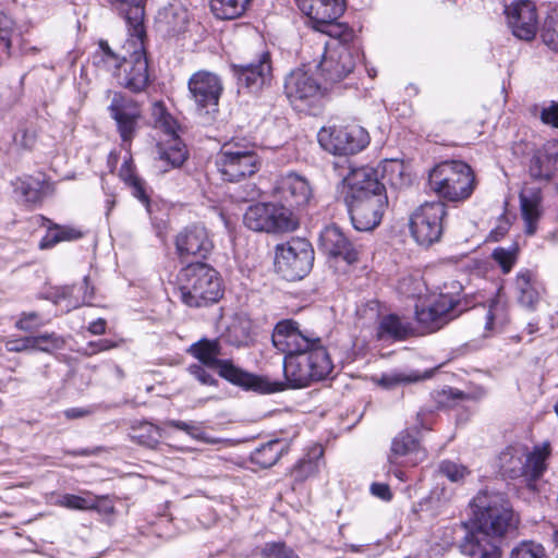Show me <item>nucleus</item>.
I'll return each instance as SVG.
<instances>
[{"mask_svg":"<svg viewBox=\"0 0 558 558\" xmlns=\"http://www.w3.org/2000/svg\"><path fill=\"white\" fill-rule=\"evenodd\" d=\"M218 374L233 385L260 392L278 390L277 384H270L264 378L250 374L236 367L230 360H222L216 366Z\"/></svg>","mask_w":558,"mask_h":558,"instance_id":"b1692460","label":"nucleus"},{"mask_svg":"<svg viewBox=\"0 0 558 558\" xmlns=\"http://www.w3.org/2000/svg\"><path fill=\"white\" fill-rule=\"evenodd\" d=\"M272 197L291 211L305 207L313 197L308 180L295 172L278 178L274 184Z\"/></svg>","mask_w":558,"mask_h":558,"instance_id":"f3484780","label":"nucleus"},{"mask_svg":"<svg viewBox=\"0 0 558 558\" xmlns=\"http://www.w3.org/2000/svg\"><path fill=\"white\" fill-rule=\"evenodd\" d=\"M59 505L69 509L87 510L96 508V502L81 496L65 494L61 497Z\"/></svg>","mask_w":558,"mask_h":558,"instance_id":"603ef678","label":"nucleus"},{"mask_svg":"<svg viewBox=\"0 0 558 558\" xmlns=\"http://www.w3.org/2000/svg\"><path fill=\"white\" fill-rule=\"evenodd\" d=\"M284 93L295 109L304 110L322 97L323 88L307 70L299 68L287 76Z\"/></svg>","mask_w":558,"mask_h":558,"instance_id":"a211bd4d","label":"nucleus"},{"mask_svg":"<svg viewBox=\"0 0 558 558\" xmlns=\"http://www.w3.org/2000/svg\"><path fill=\"white\" fill-rule=\"evenodd\" d=\"M542 190L539 186L525 185L520 192L521 213L525 223V233L536 232L537 221L542 215Z\"/></svg>","mask_w":558,"mask_h":558,"instance_id":"bb28decb","label":"nucleus"},{"mask_svg":"<svg viewBox=\"0 0 558 558\" xmlns=\"http://www.w3.org/2000/svg\"><path fill=\"white\" fill-rule=\"evenodd\" d=\"M271 341L284 354L283 372L291 388L307 387L331 374L333 364L322 339L301 331L295 320L277 323Z\"/></svg>","mask_w":558,"mask_h":558,"instance_id":"f257e3e1","label":"nucleus"},{"mask_svg":"<svg viewBox=\"0 0 558 558\" xmlns=\"http://www.w3.org/2000/svg\"><path fill=\"white\" fill-rule=\"evenodd\" d=\"M244 225L256 232H288L298 227L293 213L272 203L250 206L243 217Z\"/></svg>","mask_w":558,"mask_h":558,"instance_id":"9b49d317","label":"nucleus"},{"mask_svg":"<svg viewBox=\"0 0 558 558\" xmlns=\"http://www.w3.org/2000/svg\"><path fill=\"white\" fill-rule=\"evenodd\" d=\"M496 310H497V306H494V307H490L487 312V315H486V324H485V328L490 330L494 328V322H495V317H496Z\"/></svg>","mask_w":558,"mask_h":558,"instance_id":"774afa93","label":"nucleus"},{"mask_svg":"<svg viewBox=\"0 0 558 558\" xmlns=\"http://www.w3.org/2000/svg\"><path fill=\"white\" fill-rule=\"evenodd\" d=\"M187 352L205 366L216 368L218 363L222 361L218 359L222 354L218 340L201 339L193 343Z\"/></svg>","mask_w":558,"mask_h":558,"instance_id":"c85d7f7f","label":"nucleus"},{"mask_svg":"<svg viewBox=\"0 0 558 558\" xmlns=\"http://www.w3.org/2000/svg\"><path fill=\"white\" fill-rule=\"evenodd\" d=\"M423 378H425V376H422L415 372L407 374L403 372L393 371L383 374L379 378H374L373 380L385 389H393L398 386L415 383Z\"/></svg>","mask_w":558,"mask_h":558,"instance_id":"79ce46f5","label":"nucleus"},{"mask_svg":"<svg viewBox=\"0 0 558 558\" xmlns=\"http://www.w3.org/2000/svg\"><path fill=\"white\" fill-rule=\"evenodd\" d=\"M247 322L233 323L226 332V340L234 347H246L253 341Z\"/></svg>","mask_w":558,"mask_h":558,"instance_id":"c03bdc74","label":"nucleus"},{"mask_svg":"<svg viewBox=\"0 0 558 558\" xmlns=\"http://www.w3.org/2000/svg\"><path fill=\"white\" fill-rule=\"evenodd\" d=\"M5 348L9 352H23L34 350L33 338L25 337L21 339L10 340L7 342Z\"/></svg>","mask_w":558,"mask_h":558,"instance_id":"13d9d810","label":"nucleus"},{"mask_svg":"<svg viewBox=\"0 0 558 558\" xmlns=\"http://www.w3.org/2000/svg\"><path fill=\"white\" fill-rule=\"evenodd\" d=\"M402 172V165L398 161H386L381 166V180H379V169L372 167H361L352 169L350 173L343 179L344 184V196H365V195H377L385 193V181H389L395 184L392 178L387 179V173Z\"/></svg>","mask_w":558,"mask_h":558,"instance_id":"f8f14e48","label":"nucleus"},{"mask_svg":"<svg viewBox=\"0 0 558 558\" xmlns=\"http://www.w3.org/2000/svg\"><path fill=\"white\" fill-rule=\"evenodd\" d=\"M177 282L183 303L191 307L206 306L222 296L218 272L204 263H192L183 267Z\"/></svg>","mask_w":558,"mask_h":558,"instance_id":"20e7f679","label":"nucleus"},{"mask_svg":"<svg viewBox=\"0 0 558 558\" xmlns=\"http://www.w3.org/2000/svg\"><path fill=\"white\" fill-rule=\"evenodd\" d=\"M120 177L132 190V195L136 197L147 210H149V196L147 194L145 182L134 172L132 161H124L120 168Z\"/></svg>","mask_w":558,"mask_h":558,"instance_id":"473e14b6","label":"nucleus"},{"mask_svg":"<svg viewBox=\"0 0 558 558\" xmlns=\"http://www.w3.org/2000/svg\"><path fill=\"white\" fill-rule=\"evenodd\" d=\"M238 83L251 92H258L271 81V62L268 51H263L256 61L233 65Z\"/></svg>","mask_w":558,"mask_h":558,"instance_id":"aec40b11","label":"nucleus"},{"mask_svg":"<svg viewBox=\"0 0 558 558\" xmlns=\"http://www.w3.org/2000/svg\"><path fill=\"white\" fill-rule=\"evenodd\" d=\"M371 493L385 501H389L392 498L389 486L384 483H373L371 485Z\"/></svg>","mask_w":558,"mask_h":558,"instance_id":"e2e57ef3","label":"nucleus"},{"mask_svg":"<svg viewBox=\"0 0 558 558\" xmlns=\"http://www.w3.org/2000/svg\"><path fill=\"white\" fill-rule=\"evenodd\" d=\"M94 296V288L89 287L88 277H84L83 282L76 287H64L60 298L66 300V311L77 308L81 305H88Z\"/></svg>","mask_w":558,"mask_h":558,"instance_id":"c756f323","label":"nucleus"},{"mask_svg":"<svg viewBox=\"0 0 558 558\" xmlns=\"http://www.w3.org/2000/svg\"><path fill=\"white\" fill-rule=\"evenodd\" d=\"M409 331L410 327L408 324L401 322L397 315L390 314L381 318L377 336L379 339L401 340L408 336Z\"/></svg>","mask_w":558,"mask_h":558,"instance_id":"e433bc0d","label":"nucleus"},{"mask_svg":"<svg viewBox=\"0 0 558 558\" xmlns=\"http://www.w3.org/2000/svg\"><path fill=\"white\" fill-rule=\"evenodd\" d=\"M286 450L287 445L284 442L274 439L255 449L252 453V461L267 469L272 466Z\"/></svg>","mask_w":558,"mask_h":558,"instance_id":"2f4dec72","label":"nucleus"},{"mask_svg":"<svg viewBox=\"0 0 558 558\" xmlns=\"http://www.w3.org/2000/svg\"><path fill=\"white\" fill-rule=\"evenodd\" d=\"M14 192L26 203H38L41 199L44 182L39 179L27 177L17 179L14 183Z\"/></svg>","mask_w":558,"mask_h":558,"instance_id":"c9c22d12","label":"nucleus"},{"mask_svg":"<svg viewBox=\"0 0 558 558\" xmlns=\"http://www.w3.org/2000/svg\"><path fill=\"white\" fill-rule=\"evenodd\" d=\"M83 236V232L74 227L53 225L48 228L46 235L39 242L41 250L51 248L62 241H75Z\"/></svg>","mask_w":558,"mask_h":558,"instance_id":"72a5a7b5","label":"nucleus"},{"mask_svg":"<svg viewBox=\"0 0 558 558\" xmlns=\"http://www.w3.org/2000/svg\"><path fill=\"white\" fill-rule=\"evenodd\" d=\"M538 117L544 124L558 129V102L550 101L539 108Z\"/></svg>","mask_w":558,"mask_h":558,"instance_id":"6e6d98bb","label":"nucleus"},{"mask_svg":"<svg viewBox=\"0 0 558 558\" xmlns=\"http://www.w3.org/2000/svg\"><path fill=\"white\" fill-rule=\"evenodd\" d=\"M474 531L461 544V553L471 558H501L496 537L515 526L511 508L504 495L480 492L470 502Z\"/></svg>","mask_w":558,"mask_h":558,"instance_id":"f03ea898","label":"nucleus"},{"mask_svg":"<svg viewBox=\"0 0 558 558\" xmlns=\"http://www.w3.org/2000/svg\"><path fill=\"white\" fill-rule=\"evenodd\" d=\"M508 25L512 34L521 40H532L537 32L535 7L529 0L506 7Z\"/></svg>","mask_w":558,"mask_h":558,"instance_id":"6ab92c4d","label":"nucleus"},{"mask_svg":"<svg viewBox=\"0 0 558 558\" xmlns=\"http://www.w3.org/2000/svg\"><path fill=\"white\" fill-rule=\"evenodd\" d=\"M32 338L34 350L43 352H51L52 350L61 349L64 345V340L53 332L34 336Z\"/></svg>","mask_w":558,"mask_h":558,"instance_id":"09e8293b","label":"nucleus"},{"mask_svg":"<svg viewBox=\"0 0 558 558\" xmlns=\"http://www.w3.org/2000/svg\"><path fill=\"white\" fill-rule=\"evenodd\" d=\"M160 122L162 123V126L167 134L173 136V138L177 137L175 136V122L169 114L163 116L160 119Z\"/></svg>","mask_w":558,"mask_h":558,"instance_id":"69168bd1","label":"nucleus"},{"mask_svg":"<svg viewBox=\"0 0 558 558\" xmlns=\"http://www.w3.org/2000/svg\"><path fill=\"white\" fill-rule=\"evenodd\" d=\"M319 246L328 256L342 259L349 265L357 260V251L337 226H328L322 231Z\"/></svg>","mask_w":558,"mask_h":558,"instance_id":"4be33fe9","label":"nucleus"},{"mask_svg":"<svg viewBox=\"0 0 558 558\" xmlns=\"http://www.w3.org/2000/svg\"><path fill=\"white\" fill-rule=\"evenodd\" d=\"M557 163L558 159L550 155L537 156L531 162L530 174L536 180L549 181L554 177Z\"/></svg>","mask_w":558,"mask_h":558,"instance_id":"a19ab883","label":"nucleus"},{"mask_svg":"<svg viewBox=\"0 0 558 558\" xmlns=\"http://www.w3.org/2000/svg\"><path fill=\"white\" fill-rule=\"evenodd\" d=\"M401 458H405L407 463L411 465H415L426 458V452L421 448L417 439L408 433H400L391 442L389 463L399 464Z\"/></svg>","mask_w":558,"mask_h":558,"instance_id":"a878e982","label":"nucleus"},{"mask_svg":"<svg viewBox=\"0 0 558 558\" xmlns=\"http://www.w3.org/2000/svg\"><path fill=\"white\" fill-rule=\"evenodd\" d=\"M517 246H511L510 248L497 247L493 252L494 260L501 267L504 274H508L517 258Z\"/></svg>","mask_w":558,"mask_h":558,"instance_id":"8fccbe9b","label":"nucleus"},{"mask_svg":"<svg viewBox=\"0 0 558 558\" xmlns=\"http://www.w3.org/2000/svg\"><path fill=\"white\" fill-rule=\"evenodd\" d=\"M263 558H299L290 548L281 543L266 544L262 551Z\"/></svg>","mask_w":558,"mask_h":558,"instance_id":"5fc2aeb1","label":"nucleus"},{"mask_svg":"<svg viewBox=\"0 0 558 558\" xmlns=\"http://www.w3.org/2000/svg\"><path fill=\"white\" fill-rule=\"evenodd\" d=\"M430 189L449 202H464L471 197L476 180L472 168L459 160L444 161L429 172Z\"/></svg>","mask_w":558,"mask_h":558,"instance_id":"423d86ee","label":"nucleus"},{"mask_svg":"<svg viewBox=\"0 0 558 558\" xmlns=\"http://www.w3.org/2000/svg\"><path fill=\"white\" fill-rule=\"evenodd\" d=\"M446 215V205L439 201L417 207L410 217V230L415 241L426 246L437 242L442 234Z\"/></svg>","mask_w":558,"mask_h":558,"instance_id":"ddd939ff","label":"nucleus"},{"mask_svg":"<svg viewBox=\"0 0 558 558\" xmlns=\"http://www.w3.org/2000/svg\"><path fill=\"white\" fill-rule=\"evenodd\" d=\"M112 3H120L129 5V10L125 13V20L129 26L130 36L140 39L145 36V29L143 25L144 17V1L145 0H110Z\"/></svg>","mask_w":558,"mask_h":558,"instance_id":"7c9ffc66","label":"nucleus"},{"mask_svg":"<svg viewBox=\"0 0 558 558\" xmlns=\"http://www.w3.org/2000/svg\"><path fill=\"white\" fill-rule=\"evenodd\" d=\"M318 33L315 37L324 34L328 35L330 39L328 41H341L344 45H355L353 43L354 32L345 24L338 23L337 21L322 23L314 27Z\"/></svg>","mask_w":558,"mask_h":558,"instance_id":"58836bf2","label":"nucleus"},{"mask_svg":"<svg viewBox=\"0 0 558 558\" xmlns=\"http://www.w3.org/2000/svg\"><path fill=\"white\" fill-rule=\"evenodd\" d=\"M423 283L420 279H404L400 284L402 293L417 298L415 317L417 323L428 331H436L458 316L457 302L447 294L422 296Z\"/></svg>","mask_w":558,"mask_h":558,"instance_id":"39448f33","label":"nucleus"},{"mask_svg":"<svg viewBox=\"0 0 558 558\" xmlns=\"http://www.w3.org/2000/svg\"><path fill=\"white\" fill-rule=\"evenodd\" d=\"M143 38L144 36L140 39L131 36L134 51L129 59L123 57L122 66L118 72H114L119 83L135 93L142 92L149 82L148 62L143 47Z\"/></svg>","mask_w":558,"mask_h":558,"instance_id":"dca6fc26","label":"nucleus"},{"mask_svg":"<svg viewBox=\"0 0 558 558\" xmlns=\"http://www.w3.org/2000/svg\"><path fill=\"white\" fill-rule=\"evenodd\" d=\"M509 558H547L543 545L533 541H522L514 546Z\"/></svg>","mask_w":558,"mask_h":558,"instance_id":"49530a36","label":"nucleus"},{"mask_svg":"<svg viewBox=\"0 0 558 558\" xmlns=\"http://www.w3.org/2000/svg\"><path fill=\"white\" fill-rule=\"evenodd\" d=\"M515 292L518 302L522 306L532 311L535 310L541 299V292L539 286L531 271L524 270L517 275Z\"/></svg>","mask_w":558,"mask_h":558,"instance_id":"cd10ccee","label":"nucleus"},{"mask_svg":"<svg viewBox=\"0 0 558 558\" xmlns=\"http://www.w3.org/2000/svg\"><path fill=\"white\" fill-rule=\"evenodd\" d=\"M507 230L508 229H507L506 223L498 226L496 229L490 231L489 239L493 241H498L500 238H502L506 234Z\"/></svg>","mask_w":558,"mask_h":558,"instance_id":"338daca9","label":"nucleus"},{"mask_svg":"<svg viewBox=\"0 0 558 558\" xmlns=\"http://www.w3.org/2000/svg\"><path fill=\"white\" fill-rule=\"evenodd\" d=\"M35 140V133L28 130H21L14 135V142L26 149H31L34 146Z\"/></svg>","mask_w":558,"mask_h":558,"instance_id":"680f3d73","label":"nucleus"},{"mask_svg":"<svg viewBox=\"0 0 558 558\" xmlns=\"http://www.w3.org/2000/svg\"><path fill=\"white\" fill-rule=\"evenodd\" d=\"M187 371L202 385L217 386L218 384L217 379L201 364H192Z\"/></svg>","mask_w":558,"mask_h":558,"instance_id":"4d7b16f0","label":"nucleus"},{"mask_svg":"<svg viewBox=\"0 0 558 558\" xmlns=\"http://www.w3.org/2000/svg\"><path fill=\"white\" fill-rule=\"evenodd\" d=\"M186 155L185 146L178 137H174L172 144L161 150L159 161L171 168H179L185 161Z\"/></svg>","mask_w":558,"mask_h":558,"instance_id":"37998d69","label":"nucleus"},{"mask_svg":"<svg viewBox=\"0 0 558 558\" xmlns=\"http://www.w3.org/2000/svg\"><path fill=\"white\" fill-rule=\"evenodd\" d=\"M123 342H124L123 339H120V340L100 339L95 342H89L88 347L90 348L92 353H97V352L119 348Z\"/></svg>","mask_w":558,"mask_h":558,"instance_id":"bf43d9fd","label":"nucleus"},{"mask_svg":"<svg viewBox=\"0 0 558 558\" xmlns=\"http://www.w3.org/2000/svg\"><path fill=\"white\" fill-rule=\"evenodd\" d=\"M549 445L544 444L530 452L529 448L517 444L507 447L499 454V466L511 478L525 477L527 481L538 478L546 469Z\"/></svg>","mask_w":558,"mask_h":558,"instance_id":"6e6552de","label":"nucleus"},{"mask_svg":"<svg viewBox=\"0 0 558 558\" xmlns=\"http://www.w3.org/2000/svg\"><path fill=\"white\" fill-rule=\"evenodd\" d=\"M215 163L223 181L239 182L254 175L263 160L254 144L231 141L222 145Z\"/></svg>","mask_w":558,"mask_h":558,"instance_id":"0eeeda50","label":"nucleus"},{"mask_svg":"<svg viewBox=\"0 0 558 558\" xmlns=\"http://www.w3.org/2000/svg\"><path fill=\"white\" fill-rule=\"evenodd\" d=\"M14 35V21L5 13L0 12V58H9L11 56V46Z\"/></svg>","mask_w":558,"mask_h":558,"instance_id":"a18cd8bd","label":"nucleus"},{"mask_svg":"<svg viewBox=\"0 0 558 558\" xmlns=\"http://www.w3.org/2000/svg\"><path fill=\"white\" fill-rule=\"evenodd\" d=\"M167 425L183 430L193 438H202L199 429L194 424L186 423L183 421L170 420L167 422Z\"/></svg>","mask_w":558,"mask_h":558,"instance_id":"052dcab7","label":"nucleus"},{"mask_svg":"<svg viewBox=\"0 0 558 558\" xmlns=\"http://www.w3.org/2000/svg\"><path fill=\"white\" fill-rule=\"evenodd\" d=\"M541 36L547 47L558 51V13L549 15L545 20Z\"/></svg>","mask_w":558,"mask_h":558,"instance_id":"de8ad7c7","label":"nucleus"},{"mask_svg":"<svg viewBox=\"0 0 558 558\" xmlns=\"http://www.w3.org/2000/svg\"><path fill=\"white\" fill-rule=\"evenodd\" d=\"M46 324L44 318L36 312H23L15 323L19 330L32 332Z\"/></svg>","mask_w":558,"mask_h":558,"instance_id":"3c124183","label":"nucleus"},{"mask_svg":"<svg viewBox=\"0 0 558 558\" xmlns=\"http://www.w3.org/2000/svg\"><path fill=\"white\" fill-rule=\"evenodd\" d=\"M87 329L93 335H102L106 331V320L104 318H98L92 322Z\"/></svg>","mask_w":558,"mask_h":558,"instance_id":"0e129e2a","label":"nucleus"},{"mask_svg":"<svg viewBox=\"0 0 558 558\" xmlns=\"http://www.w3.org/2000/svg\"><path fill=\"white\" fill-rule=\"evenodd\" d=\"M302 48L304 54H308V66L312 64L318 69L326 82L337 83L345 78L355 68L359 57L356 45H344L341 41H326L318 35L313 38V52Z\"/></svg>","mask_w":558,"mask_h":558,"instance_id":"7ed1b4c3","label":"nucleus"},{"mask_svg":"<svg viewBox=\"0 0 558 558\" xmlns=\"http://www.w3.org/2000/svg\"><path fill=\"white\" fill-rule=\"evenodd\" d=\"M175 247L181 258L190 256L206 258L214 243L203 226H191L182 230L175 239Z\"/></svg>","mask_w":558,"mask_h":558,"instance_id":"412c9836","label":"nucleus"},{"mask_svg":"<svg viewBox=\"0 0 558 558\" xmlns=\"http://www.w3.org/2000/svg\"><path fill=\"white\" fill-rule=\"evenodd\" d=\"M109 110L117 121L123 144L130 143L135 131L136 120L140 117V110L135 102L120 93H114Z\"/></svg>","mask_w":558,"mask_h":558,"instance_id":"5701e85b","label":"nucleus"},{"mask_svg":"<svg viewBox=\"0 0 558 558\" xmlns=\"http://www.w3.org/2000/svg\"><path fill=\"white\" fill-rule=\"evenodd\" d=\"M187 89L196 113L211 120L219 110V99L223 92L221 77L214 72L199 70L189 78Z\"/></svg>","mask_w":558,"mask_h":558,"instance_id":"9d476101","label":"nucleus"},{"mask_svg":"<svg viewBox=\"0 0 558 558\" xmlns=\"http://www.w3.org/2000/svg\"><path fill=\"white\" fill-rule=\"evenodd\" d=\"M314 262L311 243L301 238L279 244L276 247L275 267L287 280H300L308 274Z\"/></svg>","mask_w":558,"mask_h":558,"instance_id":"1a4fd4ad","label":"nucleus"},{"mask_svg":"<svg viewBox=\"0 0 558 558\" xmlns=\"http://www.w3.org/2000/svg\"><path fill=\"white\" fill-rule=\"evenodd\" d=\"M353 227L359 231H371L383 218L387 195L344 196Z\"/></svg>","mask_w":558,"mask_h":558,"instance_id":"2eb2a0df","label":"nucleus"},{"mask_svg":"<svg viewBox=\"0 0 558 558\" xmlns=\"http://www.w3.org/2000/svg\"><path fill=\"white\" fill-rule=\"evenodd\" d=\"M94 64L108 71L118 72L122 66L123 58L112 51L107 41L100 40L99 49L95 52Z\"/></svg>","mask_w":558,"mask_h":558,"instance_id":"ea45409f","label":"nucleus"},{"mask_svg":"<svg viewBox=\"0 0 558 558\" xmlns=\"http://www.w3.org/2000/svg\"><path fill=\"white\" fill-rule=\"evenodd\" d=\"M318 143L333 155H352L363 150L369 143L367 131L356 124L322 128Z\"/></svg>","mask_w":558,"mask_h":558,"instance_id":"4468645a","label":"nucleus"},{"mask_svg":"<svg viewBox=\"0 0 558 558\" xmlns=\"http://www.w3.org/2000/svg\"><path fill=\"white\" fill-rule=\"evenodd\" d=\"M296 4L313 22V27L337 21L344 11V0H296Z\"/></svg>","mask_w":558,"mask_h":558,"instance_id":"393cba45","label":"nucleus"},{"mask_svg":"<svg viewBox=\"0 0 558 558\" xmlns=\"http://www.w3.org/2000/svg\"><path fill=\"white\" fill-rule=\"evenodd\" d=\"M131 437L138 445L155 448L162 437L161 429L148 422H141L132 427Z\"/></svg>","mask_w":558,"mask_h":558,"instance_id":"4c0bfd02","label":"nucleus"},{"mask_svg":"<svg viewBox=\"0 0 558 558\" xmlns=\"http://www.w3.org/2000/svg\"><path fill=\"white\" fill-rule=\"evenodd\" d=\"M251 0H211L210 9L220 20H233L241 16Z\"/></svg>","mask_w":558,"mask_h":558,"instance_id":"f704fd0d","label":"nucleus"},{"mask_svg":"<svg viewBox=\"0 0 558 558\" xmlns=\"http://www.w3.org/2000/svg\"><path fill=\"white\" fill-rule=\"evenodd\" d=\"M439 469L440 472L451 482H460L469 474V471L464 465L452 461H442Z\"/></svg>","mask_w":558,"mask_h":558,"instance_id":"864d4df0","label":"nucleus"}]
</instances>
